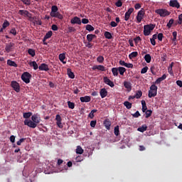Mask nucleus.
Segmentation results:
<instances>
[{
	"instance_id": "603ef678",
	"label": "nucleus",
	"mask_w": 182,
	"mask_h": 182,
	"mask_svg": "<svg viewBox=\"0 0 182 182\" xmlns=\"http://www.w3.org/2000/svg\"><path fill=\"white\" fill-rule=\"evenodd\" d=\"M172 35L173 36V38H172L173 42H176V41H177V31H173L172 33Z\"/></svg>"
},
{
	"instance_id": "412c9836",
	"label": "nucleus",
	"mask_w": 182,
	"mask_h": 182,
	"mask_svg": "<svg viewBox=\"0 0 182 182\" xmlns=\"http://www.w3.org/2000/svg\"><path fill=\"white\" fill-rule=\"evenodd\" d=\"M124 86L126 89L128 90V92H130V90H132V82L129 81H124Z\"/></svg>"
},
{
	"instance_id": "423d86ee",
	"label": "nucleus",
	"mask_w": 182,
	"mask_h": 182,
	"mask_svg": "<svg viewBox=\"0 0 182 182\" xmlns=\"http://www.w3.org/2000/svg\"><path fill=\"white\" fill-rule=\"evenodd\" d=\"M11 87L15 92H16V93H19V92H21V85L18 82L15 80L11 81Z\"/></svg>"
},
{
	"instance_id": "c9c22d12",
	"label": "nucleus",
	"mask_w": 182,
	"mask_h": 182,
	"mask_svg": "<svg viewBox=\"0 0 182 182\" xmlns=\"http://www.w3.org/2000/svg\"><path fill=\"white\" fill-rule=\"evenodd\" d=\"M97 109L91 110V112L88 114V117H90V119H93L95 117V113H97Z\"/></svg>"
},
{
	"instance_id": "a18cd8bd",
	"label": "nucleus",
	"mask_w": 182,
	"mask_h": 182,
	"mask_svg": "<svg viewBox=\"0 0 182 182\" xmlns=\"http://www.w3.org/2000/svg\"><path fill=\"white\" fill-rule=\"evenodd\" d=\"M97 61L99 63H103V62H105V57L100 55L97 58Z\"/></svg>"
},
{
	"instance_id": "774afa93",
	"label": "nucleus",
	"mask_w": 182,
	"mask_h": 182,
	"mask_svg": "<svg viewBox=\"0 0 182 182\" xmlns=\"http://www.w3.org/2000/svg\"><path fill=\"white\" fill-rule=\"evenodd\" d=\"M176 85L179 86V87H182V81L181 80H177Z\"/></svg>"
},
{
	"instance_id": "473e14b6",
	"label": "nucleus",
	"mask_w": 182,
	"mask_h": 182,
	"mask_svg": "<svg viewBox=\"0 0 182 182\" xmlns=\"http://www.w3.org/2000/svg\"><path fill=\"white\" fill-rule=\"evenodd\" d=\"M144 60L146 63H150V62H151V55H150V54H146L144 56Z\"/></svg>"
},
{
	"instance_id": "8fccbe9b",
	"label": "nucleus",
	"mask_w": 182,
	"mask_h": 182,
	"mask_svg": "<svg viewBox=\"0 0 182 182\" xmlns=\"http://www.w3.org/2000/svg\"><path fill=\"white\" fill-rule=\"evenodd\" d=\"M182 24V14L178 16V21L175 23V25H181Z\"/></svg>"
},
{
	"instance_id": "dca6fc26",
	"label": "nucleus",
	"mask_w": 182,
	"mask_h": 182,
	"mask_svg": "<svg viewBox=\"0 0 182 182\" xmlns=\"http://www.w3.org/2000/svg\"><path fill=\"white\" fill-rule=\"evenodd\" d=\"M166 78H167V75L166 74H164L161 77H159L155 81V84L156 85H160V83H161V82H163V80H166Z\"/></svg>"
},
{
	"instance_id": "1a4fd4ad",
	"label": "nucleus",
	"mask_w": 182,
	"mask_h": 182,
	"mask_svg": "<svg viewBox=\"0 0 182 182\" xmlns=\"http://www.w3.org/2000/svg\"><path fill=\"white\" fill-rule=\"evenodd\" d=\"M103 81H104V83H105V85H107L110 87H114V82H113V81L110 80V79H109V77H104Z\"/></svg>"
},
{
	"instance_id": "052dcab7",
	"label": "nucleus",
	"mask_w": 182,
	"mask_h": 182,
	"mask_svg": "<svg viewBox=\"0 0 182 182\" xmlns=\"http://www.w3.org/2000/svg\"><path fill=\"white\" fill-rule=\"evenodd\" d=\"M24 5H31V1L29 0H21Z\"/></svg>"
},
{
	"instance_id": "e433bc0d",
	"label": "nucleus",
	"mask_w": 182,
	"mask_h": 182,
	"mask_svg": "<svg viewBox=\"0 0 182 182\" xmlns=\"http://www.w3.org/2000/svg\"><path fill=\"white\" fill-rule=\"evenodd\" d=\"M112 73L114 76H119V68H112Z\"/></svg>"
},
{
	"instance_id": "680f3d73",
	"label": "nucleus",
	"mask_w": 182,
	"mask_h": 182,
	"mask_svg": "<svg viewBox=\"0 0 182 182\" xmlns=\"http://www.w3.org/2000/svg\"><path fill=\"white\" fill-rule=\"evenodd\" d=\"M68 32L70 33H72V32H76V28H74L73 27H68Z\"/></svg>"
},
{
	"instance_id": "b1692460",
	"label": "nucleus",
	"mask_w": 182,
	"mask_h": 182,
	"mask_svg": "<svg viewBox=\"0 0 182 182\" xmlns=\"http://www.w3.org/2000/svg\"><path fill=\"white\" fill-rule=\"evenodd\" d=\"M150 70L152 75H156L157 72V65L154 64L151 66Z\"/></svg>"
},
{
	"instance_id": "e2e57ef3",
	"label": "nucleus",
	"mask_w": 182,
	"mask_h": 182,
	"mask_svg": "<svg viewBox=\"0 0 182 182\" xmlns=\"http://www.w3.org/2000/svg\"><path fill=\"white\" fill-rule=\"evenodd\" d=\"M133 117H139L140 116V112L139 111H136L134 114H132Z\"/></svg>"
},
{
	"instance_id": "a211bd4d",
	"label": "nucleus",
	"mask_w": 182,
	"mask_h": 182,
	"mask_svg": "<svg viewBox=\"0 0 182 182\" xmlns=\"http://www.w3.org/2000/svg\"><path fill=\"white\" fill-rule=\"evenodd\" d=\"M101 70V72H105L106 70L104 65H94L92 67V70Z\"/></svg>"
},
{
	"instance_id": "0eeeda50",
	"label": "nucleus",
	"mask_w": 182,
	"mask_h": 182,
	"mask_svg": "<svg viewBox=\"0 0 182 182\" xmlns=\"http://www.w3.org/2000/svg\"><path fill=\"white\" fill-rule=\"evenodd\" d=\"M143 16H144V9H141L137 13L136 21L138 23H140V22H141V20L143 19Z\"/></svg>"
},
{
	"instance_id": "6e6d98bb",
	"label": "nucleus",
	"mask_w": 182,
	"mask_h": 182,
	"mask_svg": "<svg viewBox=\"0 0 182 182\" xmlns=\"http://www.w3.org/2000/svg\"><path fill=\"white\" fill-rule=\"evenodd\" d=\"M115 6H117V8H120L123 6V2H122V1H118L115 3Z\"/></svg>"
},
{
	"instance_id": "4468645a",
	"label": "nucleus",
	"mask_w": 182,
	"mask_h": 182,
	"mask_svg": "<svg viewBox=\"0 0 182 182\" xmlns=\"http://www.w3.org/2000/svg\"><path fill=\"white\" fill-rule=\"evenodd\" d=\"M80 100L82 102V103H89V102L92 100V97H90V96L86 95L85 97H80Z\"/></svg>"
},
{
	"instance_id": "5fc2aeb1",
	"label": "nucleus",
	"mask_w": 182,
	"mask_h": 182,
	"mask_svg": "<svg viewBox=\"0 0 182 182\" xmlns=\"http://www.w3.org/2000/svg\"><path fill=\"white\" fill-rule=\"evenodd\" d=\"M147 70H149V67L146 66L143 68L141 70V73L143 75L144 73H147Z\"/></svg>"
},
{
	"instance_id": "9d476101",
	"label": "nucleus",
	"mask_w": 182,
	"mask_h": 182,
	"mask_svg": "<svg viewBox=\"0 0 182 182\" xmlns=\"http://www.w3.org/2000/svg\"><path fill=\"white\" fill-rule=\"evenodd\" d=\"M14 46H15V43H7L5 47L6 52H7V53L12 52V50H14Z\"/></svg>"
},
{
	"instance_id": "a878e982",
	"label": "nucleus",
	"mask_w": 182,
	"mask_h": 182,
	"mask_svg": "<svg viewBox=\"0 0 182 182\" xmlns=\"http://www.w3.org/2000/svg\"><path fill=\"white\" fill-rule=\"evenodd\" d=\"M67 73L68 75V77H70V79H75V73L72 72V70L70 68H68Z\"/></svg>"
},
{
	"instance_id": "cd10ccee",
	"label": "nucleus",
	"mask_w": 182,
	"mask_h": 182,
	"mask_svg": "<svg viewBox=\"0 0 182 182\" xmlns=\"http://www.w3.org/2000/svg\"><path fill=\"white\" fill-rule=\"evenodd\" d=\"M7 65L9 66H13L14 68H18V64H16V63H15V61H12L11 60H7Z\"/></svg>"
},
{
	"instance_id": "3c124183",
	"label": "nucleus",
	"mask_w": 182,
	"mask_h": 182,
	"mask_svg": "<svg viewBox=\"0 0 182 182\" xmlns=\"http://www.w3.org/2000/svg\"><path fill=\"white\" fill-rule=\"evenodd\" d=\"M68 105L69 109H75V103H73L70 101H68Z\"/></svg>"
},
{
	"instance_id": "ddd939ff",
	"label": "nucleus",
	"mask_w": 182,
	"mask_h": 182,
	"mask_svg": "<svg viewBox=\"0 0 182 182\" xmlns=\"http://www.w3.org/2000/svg\"><path fill=\"white\" fill-rule=\"evenodd\" d=\"M18 14L22 16H27L28 18H31V16H32V14L28 11V10H19Z\"/></svg>"
},
{
	"instance_id": "2f4dec72",
	"label": "nucleus",
	"mask_w": 182,
	"mask_h": 182,
	"mask_svg": "<svg viewBox=\"0 0 182 182\" xmlns=\"http://www.w3.org/2000/svg\"><path fill=\"white\" fill-rule=\"evenodd\" d=\"M135 99H140L141 96H143V92L141 90L136 91Z\"/></svg>"
},
{
	"instance_id": "79ce46f5",
	"label": "nucleus",
	"mask_w": 182,
	"mask_h": 182,
	"mask_svg": "<svg viewBox=\"0 0 182 182\" xmlns=\"http://www.w3.org/2000/svg\"><path fill=\"white\" fill-rule=\"evenodd\" d=\"M118 72L119 73V75L123 76V75H124V72H126V69L124 67H119L118 68Z\"/></svg>"
},
{
	"instance_id": "2eb2a0df",
	"label": "nucleus",
	"mask_w": 182,
	"mask_h": 182,
	"mask_svg": "<svg viewBox=\"0 0 182 182\" xmlns=\"http://www.w3.org/2000/svg\"><path fill=\"white\" fill-rule=\"evenodd\" d=\"M70 22L73 24L77 23V25H82V20H80V18L77 16H75L73 18H72Z\"/></svg>"
},
{
	"instance_id": "f3484780",
	"label": "nucleus",
	"mask_w": 182,
	"mask_h": 182,
	"mask_svg": "<svg viewBox=\"0 0 182 182\" xmlns=\"http://www.w3.org/2000/svg\"><path fill=\"white\" fill-rule=\"evenodd\" d=\"M39 70H45L48 72L49 70V65L48 64L41 63V65L38 67Z\"/></svg>"
},
{
	"instance_id": "0e129e2a",
	"label": "nucleus",
	"mask_w": 182,
	"mask_h": 182,
	"mask_svg": "<svg viewBox=\"0 0 182 182\" xmlns=\"http://www.w3.org/2000/svg\"><path fill=\"white\" fill-rule=\"evenodd\" d=\"M110 26L112 28H116V26H117V23L115 21H111Z\"/></svg>"
},
{
	"instance_id": "7ed1b4c3",
	"label": "nucleus",
	"mask_w": 182,
	"mask_h": 182,
	"mask_svg": "<svg viewBox=\"0 0 182 182\" xmlns=\"http://www.w3.org/2000/svg\"><path fill=\"white\" fill-rule=\"evenodd\" d=\"M157 85H152L150 87V90H149V94H148V97L149 98L151 97H155V96H157Z\"/></svg>"
},
{
	"instance_id": "ea45409f",
	"label": "nucleus",
	"mask_w": 182,
	"mask_h": 182,
	"mask_svg": "<svg viewBox=\"0 0 182 182\" xmlns=\"http://www.w3.org/2000/svg\"><path fill=\"white\" fill-rule=\"evenodd\" d=\"M111 125H112V124L110 123L109 121L105 120V121L104 122V126H105V127H106V129H107V130H109V129H110V126H111Z\"/></svg>"
},
{
	"instance_id": "49530a36",
	"label": "nucleus",
	"mask_w": 182,
	"mask_h": 182,
	"mask_svg": "<svg viewBox=\"0 0 182 182\" xmlns=\"http://www.w3.org/2000/svg\"><path fill=\"white\" fill-rule=\"evenodd\" d=\"M114 133L115 136H119V134H120V131L119 130V125H117L114 127Z\"/></svg>"
},
{
	"instance_id": "f8f14e48",
	"label": "nucleus",
	"mask_w": 182,
	"mask_h": 182,
	"mask_svg": "<svg viewBox=\"0 0 182 182\" xmlns=\"http://www.w3.org/2000/svg\"><path fill=\"white\" fill-rule=\"evenodd\" d=\"M55 120H56V124L60 128L62 129L63 127V125L62 124V117L60 114H57L55 116Z\"/></svg>"
},
{
	"instance_id": "f704fd0d",
	"label": "nucleus",
	"mask_w": 182,
	"mask_h": 182,
	"mask_svg": "<svg viewBox=\"0 0 182 182\" xmlns=\"http://www.w3.org/2000/svg\"><path fill=\"white\" fill-rule=\"evenodd\" d=\"M32 116V112H24L23 114V117L26 119V120H28L29 117Z\"/></svg>"
},
{
	"instance_id": "f03ea898",
	"label": "nucleus",
	"mask_w": 182,
	"mask_h": 182,
	"mask_svg": "<svg viewBox=\"0 0 182 182\" xmlns=\"http://www.w3.org/2000/svg\"><path fill=\"white\" fill-rule=\"evenodd\" d=\"M156 28V24L150 23L144 26V36H149L151 31Z\"/></svg>"
},
{
	"instance_id": "58836bf2",
	"label": "nucleus",
	"mask_w": 182,
	"mask_h": 182,
	"mask_svg": "<svg viewBox=\"0 0 182 182\" xmlns=\"http://www.w3.org/2000/svg\"><path fill=\"white\" fill-rule=\"evenodd\" d=\"M83 149H82V146H77L76 149V153L77 154H83Z\"/></svg>"
},
{
	"instance_id": "c85d7f7f",
	"label": "nucleus",
	"mask_w": 182,
	"mask_h": 182,
	"mask_svg": "<svg viewBox=\"0 0 182 182\" xmlns=\"http://www.w3.org/2000/svg\"><path fill=\"white\" fill-rule=\"evenodd\" d=\"M137 56H139V53L136 51H134L129 55V59H134V58H137Z\"/></svg>"
},
{
	"instance_id": "4be33fe9",
	"label": "nucleus",
	"mask_w": 182,
	"mask_h": 182,
	"mask_svg": "<svg viewBox=\"0 0 182 182\" xmlns=\"http://www.w3.org/2000/svg\"><path fill=\"white\" fill-rule=\"evenodd\" d=\"M59 60H60V62H62V63H63V65H66V62L65 61V59L66 58V54L65 53H60L58 56Z\"/></svg>"
},
{
	"instance_id": "6e6552de",
	"label": "nucleus",
	"mask_w": 182,
	"mask_h": 182,
	"mask_svg": "<svg viewBox=\"0 0 182 182\" xmlns=\"http://www.w3.org/2000/svg\"><path fill=\"white\" fill-rule=\"evenodd\" d=\"M169 6H171V8H176V9H180V3L177 0H170Z\"/></svg>"
},
{
	"instance_id": "4d7b16f0",
	"label": "nucleus",
	"mask_w": 182,
	"mask_h": 182,
	"mask_svg": "<svg viewBox=\"0 0 182 182\" xmlns=\"http://www.w3.org/2000/svg\"><path fill=\"white\" fill-rule=\"evenodd\" d=\"M10 33L14 35V36H16V29L15 28H11L10 31Z\"/></svg>"
},
{
	"instance_id": "5701e85b",
	"label": "nucleus",
	"mask_w": 182,
	"mask_h": 182,
	"mask_svg": "<svg viewBox=\"0 0 182 182\" xmlns=\"http://www.w3.org/2000/svg\"><path fill=\"white\" fill-rule=\"evenodd\" d=\"M58 11H59L58 6H51V12L50 14V16H52V15H55V14H56L58 12Z\"/></svg>"
},
{
	"instance_id": "bb28decb",
	"label": "nucleus",
	"mask_w": 182,
	"mask_h": 182,
	"mask_svg": "<svg viewBox=\"0 0 182 182\" xmlns=\"http://www.w3.org/2000/svg\"><path fill=\"white\" fill-rule=\"evenodd\" d=\"M52 18H58V19H63V15H62L60 13L57 11V13L53 14Z\"/></svg>"
},
{
	"instance_id": "864d4df0",
	"label": "nucleus",
	"mask_w": 182,
	"mask_h": 182,
	"mask_svg": "<svg viewBox=\"0 0 182 182\" xmlns=\"http://www.w3.org/2000/svg\"><path fill=\"white\" fill-rule=\"evenodd\" d=\"M25 140H26V138L20 139V140L18 141L16 143L17 146H21L22 144V143H23V141H25Z\"/></svg>"
},
{
	"instance_id": "72a5a7b5",
	"label": "nucleus",
	"mask_w": 182,
	"mask_h": 182,
	"mask_svg": "<svg viewBox=\"0 0 182 182\" xmlns=\"http://www.w3.org/2000/svg\"><path fill=\"white\" fill-rule=\"evenodd\" d=\"M104 36H105L106 39H112L113 38V36H112V33L109 31H105Z\"/></svg>"
},
{
	"instance_id": "13d9d810",
	"label": "nucleus",
	"mask_w": 182,
	"mask_h": 182,
	"mask_svg": "<svg viewBox=\"0 0 182 182\" xmlns=\"http://www.w3.org/2000/svg\"><path fill=\"white\" fill-rule=\"evenodd\" d=\"M97 123V121L93 120L90 122V126L91 127H96V124Z\"/></svg>"
},
{
	"instance_id": "20e7f679",
	"label": "nucleus",
	"mask_w": 182,
	"mask_h": 182,
	"mask_svg": "<svg viewBox=\"0 0 182 182\" xmlns=\"http://www.w3.org/2000/svg\"><path fill=\"white\" fill-rule=\"evenodd\" d=\"M155 13L158 15H160L162 18H164L166 16H168L170 15V11H168L166 9H159L155 11Z\"/></svg>"
},
{
	"instance_id": "338daca9",
	"label": "nucleus",
	"mask_w": 182,
	"mask_h": 182,
	"mask_svg": "<svg viewBox=\"0 0 182 182\" xmlns=\"http://www.w3.org/2000/svg\"><path fill=\"white\" fill-rule=\"evenodd\" d=\"M89 23V19L87 18H82V23L86 24Z\"/></svg>"
},
{
	"instance_id": "c756f323",
	"label": "nucleus",
	"mask_w": 182,
	"mask_h": 182,
	"mask_svg": "<svg viewBox=\"0 0 182 182\" xmlns=\"http://www.w3.org/2000/svg\"><path fill=\"white\" fill-rule=\"evenodd\" d=\"M95 38H96V35H95V34L87 35V41L88 42H92L93 41V39H95Z\"/></svg>"
},
{
	"instance_id": "09e8293b",
	"label": "nucleus",
	"mask_w": 182,
	"mask_h": 182,
	"mask_svg": "<svg viewBox=\"0 0 182 182\" xmlns=\"http://www.w3.org/2000/svg\"><path fill=\"white\" fill-rule=\"evenodd\" d=\"M174 23V19L171 18L168 21V23H167L166 26L170 28H171V26H173V24Z\"/></svg>"
},
{
	"instance_id": "9b49d317",
	"label": "nucleus",
	"mask_w": 182,
	"mask_h": 182,
	"mask_svg": "<svg viewBox=\"0 0 182 182\" xmlns=\"http://www.w3.org/2000/svg\"><path fill=\"white\" fill-rule=\"evenodd\" d=\"M134 11V9L133 8L129 9V10L125 13L124 21H129V19H130V16L132 15V14H133Z\"/></svg>"
},
{
	"instance_id": "7c9ffc66",
	"label": "nucleus",
	"mask_w": 182,
	"mask_h": 182,
	"mask_svg": "<svg viewBox=\"0 0 182 182\" xmlns=\"http://www.w3.org/2000/svg\"><path fill=\"white\" fill-rule=\"evenodd\" d=\"M137 130L138 132H141V133H144V132H146V130H147V125L144 124L141 127H139Z\"/></svg>"
},
{
	"instance_id": "37998d69",
	"label": "nucleus",
	"mask_w": 182,
	"mask_h": 182,
	"mask_svg": "<svg viewBox=\"0 0 182 182\" xmlns=\"http://www.w3.org/2000/svg\"><path fill=\"white\" fill-rule=\"evenodd\" d=\"M153 113V111H151V109H147L145 112V117L146 119H149V117H150V116H151V114Z\"/></svg>"
},
{
	"instance_id": "bf43d9fd",
	"label": "nucleus",
	"mask_w": 182,
	"mask_h": 182,
	"mask_svg": "<svg viewBox=\"0 0 182 182\" xmlns=\"http://www.w3.org/2000/svg\"><path fill=\"white\" fill-rule=\"evenodd\" d=\"M157 38H158L159 41H160V42H161V41H163V38H164L163 33H159L158 34V37Z\"/></svg>"
},
{
	"instance_id": "69168bd1",
	"label": "nucleus",
	"mask_w": 182,
	"mask_h": 182,
	"mask_svg": "<svg viewBox=\"0 0 182 182\" xmlns=\"http://www.w3.org/2000/svg\"><path fill=\"white\" fill-rule=\"evenodd\" d=\"M124 66H125V68H133V64L125 63V65Z\"/></svg>"
},
{
	"instance_id": "f257e3e1",
	"label": "nucleus",
	"mask_w": 182,
	"mask_h": 182,
	"mask_svg": "<svg viewBox=\"0 0 182 182\" xmlns=\"http://www.w3.org/2000/svg\"><path fill=\"white\" fill-rule=\"evenodd\" d=\"M41 123V116L38 114L32 115L31 119H25L24 125L31 127V129H35L38 124Z\"/></svg>"
},
{
	"instance_id": "4c0bfd02",
	"label": "nucleus",
	"mask_w": 182,
	"mask_h": 182,
	"mask_svg": "<svg viewBox=\"0 0 182 182\" xmlns=\"http://www.w3.org/2000/svg\"><path fill=\"white\" fill-rule=\"evenodd\" d=\"M86 31H88L89 32H93L95 31V27L92 25L87 24L85 27Z\"/></svg>"
},
{
	"instance_id": "c03bdc74",
	"label": "nucleus",
	"mask_w": 182,
	"mask_h": 182,
	"mask_svg": "<svg viewBox=\"0 0 182 182\" xmlns=\"http://www.w3.org/2000/svg\"><path fill=\"white\" fill-rule=\"evenodd\" d=\"M9 25H10L9 21H8L7 20H4L2 25L3 29H6V28H8Z\"/></svg>"
},
{
	"instance_id": "393cba45",
	"label": "nucleus",
	"mask_w": 182,
	"mask_h": 182,
	"mask_svg": "<svg viewBox=\"0 0 182 182\" xmlns=\"http://www.w3.org/2000/svg\"><path fill=\"white\" fill-rule=\"evenodd\" d=\"M29 65L31 68H33L34 70H37V69H39V66H38V63H36V61H31L30 62Z\"/></svg>"
},
{
	"instance_id": "39448f33",
	"label": "nucleus",
	"mask_w": 182,
	"mask_h": 182,
	"mask_svg": "<svg viewBox=\"0 0 182 182\" xmlns=\"http://www.w3.org/2000/svg\"><path fill=\"white\" fill-rule=\"evenodd\" d=\"M31 77H32V75L28 72H24L21 75V80L23 82H24V83H26L27 85L28 83H31Z\"/></svg>"
},
{
	"instance_id": "6ab92c4d",
	"label": "nucleus",
	"mask_w": 182,
	"mask_h": 182,
	"mask_svg": "<svg viewBox=\"0 0 182 182\" xmlns=\"http://www.w3.org/2000/svg\"><path fill=\"white\" fill-rule=\"evenodd\" d=\"M100 95L102 99H105V97L107 96V90H106V88H102L100 91Z\"/></svg>"
},
{
	"instance_id": "de8ad7c7",
	"label": "nucleus",
	"mask_w": 182,
	"mask_h": 182,
	"mask_svg": "<svg viewBox=\"0 0 182 182\" xmlns=\"http://www.w3.org/2000/svg\"><path fill=\"white\" fill-rule=\"evenodd\" d=\"M124 106H125V107H127V109H131L132 108V103L128 102V101H125L124 102Z\"/></svg>"
},
{
	"instance_id": "a19ab883",
	"label": "nucleus",
	"mask_w": 182,
	"mask_h": 182,
	"mask_svg": "<svg viewBox=\"0 0 182 182\" xmlns=\"http://www.w3.org/2000/svg\"><path fill=\"white\" fill-rule=\"evenodd\" d=\"M28 55L32 56V58L35 57V55H36V53L35 52V50H33L32 48H29L28 50Z\"/></svg>"
},
{
	"instance_id": "aec40b11",
	"label": "nucleus",
	"mask_w": 182,
	"mask_h": 182,
	"mask_svg": "<svg viewBox=\"0 0 182 182\" xmlns=\"http://www.w3.org/2000/svg\"><path fill=\"white\" fill-rule=\"evenodd\" d=\"M52 35H53V33L52 32V31H48V33H46V34L45 35V36L43 37V42H46V40L49 39L50 38L52 37Z\"/></svg>"
}]
</instances>
